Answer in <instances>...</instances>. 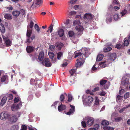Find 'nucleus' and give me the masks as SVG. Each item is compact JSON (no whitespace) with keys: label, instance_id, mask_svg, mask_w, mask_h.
I'll list each match as a JSON object with an SVG mask.
<instances>
[{"label":"nucleus","instance_id":"nucleus-41","mask_svg":"<svg viewBox=\"0 0 130 130\" xmlns=\"http://www.w3.org/2000/svg\"><path fill=\"white\" fill-rule=\"evenodd\" d=\"M99 100L98 97H96L95 99V103L94 105H98L99 104Z\"/></svg>","mask_w":130,"mask_h":130},{"label":"nucleus","instance_id":"nucleus-25","mask_svg":"<svg viewBox=\"0 0 130 130\" xmlns=\"http://www.w3.org/2000/svg\"><path fill=\"white\" fill-rule=\"evenodd\" d=\"M68 35L69 37L72 38L75 36L74 32L72 31H70L68 32Z\"/></svg>","mask_w":130,"mask_h":130},{"label":"nucleus","instance_id":"nucleus-56","mask_svg":"<svg viewBox=\"0 0 130 130\" xmlns=\"http://www.w3.org/2000/svg\"><path fill=\"white\" fill-rule=\"evenodd\" d=\"M122 46L120 44H116L115 46V47L118 49H119Z\"/></svg>","mask_w":130,"mask_h":130},{"label":"nucleus","instance_id":"nucleus-36","mask_svg":"<svg viewBox=\"0 0 130 130\" xmlns=\"http://www.w3.org/2000/svg\"><path fill=\"white\" fill-rule=\"evenodd\" d=\"M48 55L49 57L51 59H53L54 56V54L53 52H49Z\"/></svg>","mask_w":130,"mask_h":130},{"label":"nucleus","instance_id":"nucleus-16","mask_svg":"<svg viewBox=\"0 0 130 130\" xmlns=\"http://www.w3.org/2000/svg\"><path fill=\"white\" fill-rule=\"evenodd\" d=\"M4 18L7 20H11L12 19V16L10 14L8 13H6L4 15Z\"/></svg>","mask_w":130,"mask_h":130},{"label":"nucleus","instance_id":"nucleus-53","mask_svg":"<svg viewBox=\"0 0 130 130\" xmlns=\"http://www.w3.org/2000/svg\"><path fill=\"white\" fill-rule=\"evenodd\" d=\"M99 124H95L94 126V127L96 130L98 129L99 128Z\"/></svg>","mask_w":130,"mask_h":130},{"label":"nucleus","instance_id":"nucleus-61","mask_svg":"<svg viewBox=\"0 0 130 130\" xmlns=\"http://www.w3.org/2000/svg\"><path fill=\"white\" fill-rule=\"evenodd\" d=\"M7 9H8L9 10H12L13 9V8L12 7L11 5L9 6V7H6Z\"/></svg>","mask_w":130,"mask_h":130},{"label":"nucleus","instance_id":"nucleus-43","mask_svg":"<svg viewBox=\"0 0 130 130\" xmlns=\"http://www.w3.org/2000/svg\"><path fill=\"white\" fill-rule=\"evenodd\" d=\"M20 98L19 97H15L14 100V102L15 103H17L19 101H20Z\"/></svg>","mask_w":130,"mask_h":130},{"label":"nucleus","instance_id":"nucleus-54","mask_svg":"<svg viewBox=\"0 0 130 130\" xmlns=\"http://www.w3.org/2000/svg\"><path fill=\"white\" fill-rule=\"evenodd\" d=\"M113 18L115 20H117L119 18V16L117 14H115L113 16Z\"/></svg>","mask_w":130,"mask_h":130},{"label":"nucleus","instance_id":"nucleus-63","mask_svg":"<svg viewBox=\"0 0 130 130\" xmlns=\"http://www.w3.org/2000/svg\"><path fill=\"white\" fill-rule=\"evenodd\" d=\"M95 65H94L92 68V69L93 71L96 70L97 69V68L95 67Z\"/></svg>","mask_w":130,"mask_h":130},{"label":"nucleus","instance_id":"nucleus-50","mask_svg":"<svg viewBox=\"0 0 130 130\" xmlns=\"http://www.w3.org/2000/svg\"><path fill=\"white\" fill-rule=\"evenodd\" d=\"M82 125L83 127L84 128H85L86 127V123L85 121H82L81 122Z\"/></svg>","mask_w":130,"mask_h":130},{"label":"nucleus","instance_id":"nucleus-29","mask_svg":"<svg viewBox=\"0 0 130 130\" xmlns=\"http://www.w3.org/2000/svg\"><path fill=\"white\" fill-rule=\"evenodd\" d=\"M57 58L58 60H60L61 57L63 55V53L62 52H60L57 53Z\"/></svg>","mask_w":130,"mask_h":130},{"label":"nucleus","instance_id":"nucleus-1","mask_svg":"<svg viewBox=\"0 0 130 130\" xmlns=\"http://www.w3.org/2000/svg\"><path fill=\"white\" fill-rule=\"evenodd\" d=\"M75 56L74 58L78 57L77 60V63L76 64L77 67H80L82 65L85 61V59L83 58L82 53L79 52H76L75 53Z\"/></svg>","mask_w":130,"mask_h":130},{"label":"nucleus","instance_id":"nucleus-19","mask_svg":"<svg viewBox=\"0 0 130 130\" xmlns=\"http://www.w3.org/2000/svg\"><path fill=\"white\" fill-rule=\"evenodd\" d=\"M7 99V98L6 96L4 97L2 99L1 102V106H3L6 103Z\"/></svg>","mask_w":130,"mask_h":130},{"label":"nucleus","instance_id":"nucleus-38","mask_svg":"<svg viewBox=\"0 0 130 130\" xmlns=\"http://www.w3.org/2000/svg\"><path fill=\"white\" fill-rule=\"evenodd\" d=\"M112 50V48L110 47H108L104 48V52H107L110 51Z\"/></svg>","mask_w":130,"mask_h":130},{"label":"nucleus","instance_id":"nucleus-26","mask_svg":"<svg viewBox=\"0 0 130 130\" xmlns=\"http://www.w3.org/2000/svg\"><path fill=\"white\" fill-rule=\"evenodd\" d=\"M87 99V102L88 103H91L93 100V98L91 96H88Z\"/></svg>","mask_w":130,"mask_h":130},{"label":"nucleus","instance_id":"nucleus-46","mask_svg":"<svg viewBox=\"0 0 130 130\" xmlns=\"http://www.w3.org/2000/svg\"><path fill=\"white\" fill-rule=\"evenodd\" d=\"M127 12V11L126 10L124 9L121 12V14L122 15V16H123Z\"/></svg>","mask_w":130,"mask_h":130},{"label":"nucleus","instance_id":"nucleus-48","mask_svg":"<svg viewBox=\"0 0 130 130\" xmlns=\"http://www.w3.org/2000/svg\"><path fill=\"white\" fill-rule=\"evenodd\" d=\"M129 40H126L124 41V44L125 46H127L129 43Z\"/></svg>","mask_w":130,"mask_h":130},{"label":"nucleus","instance_id":"nucleus-55","mask_svg":"<svg viewBox=\"0 0 130 130\" xmlns=\"http://www.w3.org/2000/svg\"><path fill=\"white\" fill-rule=\"evenodd\" d=\"M125 91V90L123 89H121V90H120L119 91V93L120 95L123 94Z\"/></svg>","mask_w":130,"mask_h":130},{"label":"nucleus","instance_id":"nucleus-8","mask_svg":"<svg viewBox=\"0 0 130 130\" xmlns=\"http://www.w3.org/2000/svg\"><path fill=\"white\" fill-rule=\"evenodd\" d=\"M70 106L71 109H70L69 111L66 113V114L68 115H70L73 114L74 112L75 111V107L74 106L70 105Z\"/></svg>","mask_w":130,"mask_h":130},{"label":"nucleus","instance_id":"nucleus-45","mask_svg":"<svg viewBox=\"0 0 130 130\" xmlns=\"http://www.w3.org/2000/svg\"><path fill=\"white\" fill-rule=\"evenodd\" d=\"M106 94V92L103 90L99 93V95L101 96H105Z\"/></svg>","mask_w":130,"mask_h":130},{"label":"nucleus","instance_id":"nucleus-14","mask_svg":"<svg viewBox=\"0 0 130 130\" xmlns=\"http://www.w3.org/2000/svg\"><path fill=\"white\" fill-rule=\"evenodd\" d=\"M27 30L26 33V36L28 38H29L32 34V30L31 29H29V26L28 25L27 26Z\"/></svg>","mask_w":130,"mask_h":130},{"label":"nucleus","instance_id":"nucleus-7","mask_svg":"<svg viewBox=\"0 0 130 130\" xmlns=\"http://www.w3.org/2000/svg\"><path fill=\"white\" fill-rule=\"evenodd\" d=\"M35 48L32 46H28L26 48V50L28 53H31L35 51Z\"/></svg>","mask_w":130,"mask_h":130},{"label":"nucleus","instance_id":"nucleus-58","mask_svg":"<svg viewBox=\"0 0 130 130\" xmlns=\"http://www.w3.org/2000/svg\"><path fill=\"white\" fill-rule=\"evenodd\" d=\"M122 118L120 117H117L115 119V121L116 122H119L122 119Z\"/></svg>","mask_w":130,"mask_h":130},{"label":"nucleus","instance_id":"nucleus-49","mask_svg":"<svg viewBox=\"0 0 130 130\" xmlns=\"http://www.w3.org/2000/svg\"><path fill=\"white\" fill-rule=\"evenodd\" d=\"M129 93L128 92L126 93L124 95V98L125 99H126L129 97Z\"/></svg>","mask_w":130,"mask_h":130},{"label":"nucleus","instance_id":"nucleus-60","mask_svg":"<svg viewBox=\"0 0 130 130\" xmlns=\"http://www.w3.org/2000/svg\"><path fill=\"white\" fill-rule=\"evenodd\" d=\"M20 13H21L22 15H24L25 13V11L23 9H21L20 10Z\"/></svg>","mask_w":130,"mask_h":130},{"label":"nucleus","instance_id":"nucleus-21","mask_svg":"<svg viewBox=\"0 0 130 130\" xmlns=\"http://www.w3.org/2000/svg\"><path fill=\"white\" fill-rule=\"evenodd\" d=\"M20 14V12L18 10L14 11L12 12L13 15L15 17H17Z\"/></svg>","mask_w":130,"mask_h":130},{"label":"nucleus","instance_id":"nucleus-51","mask_svg":"<svg viewBox=\"0 0 130 130\" xmlns=\"http://www.w3.org/2000/svg\"><path fill=\"white\" fill-rule=\"evenodd\" d=\"M8 98H9L8 99L9 100H11L13 99V96L11 94H9L8 95Z\"/></svg>","mask_w":130,"mask_h":130},{"label":"nucleus","instance_id":"nucleus-9","mask_svg":"<svg viewBox=\"0 0 130 130\" xmlns=\"http://www.w3.org/2000/svg\"><path fill=\"white\" fill-rule=\"evenodd\" d=\"M44 56V52L42 51L40 52L38 58L39 60L40 61L43 60Z\"/></svg>","mask_w":130,"mask_h":130},{"label":"nucleus","instance_id":"nucleus-59","mask_svg":"<svg viewBox=\"0 0 130 130\" xmlns=\"http://www.w3.org/2000/svg\"><path fill=\"white\" fill-rule=\"evenodd\" d=\"M27 129V126L25 125H22L21 130H26Z\"/></svg>","mask_w":130,"mask_h":130},{"label":"nucleus","instance_id":"nucleus-5","mask_svg":"<svg viewBox=\"0 0 130 130\" xmlns=\"http://www.w3.org/2000/svg\"><path fill=\"white\" fill-rule=\"evenodd\" d=\"M43 64L46 67H50L52 66V64L48 59L45 58L44 61L42 62Z\"/></svg>","mask_w":130,"mask_h":130},{"label":"nucleus","instance_id":"nucleus-17","mask_svg":"<svg viewBox=\"0 0 130 130\" xmlns=\"http://www.w3.org/2000/svg\"><path fill=\"white\" fill-rule=\"evenodd\" d=\"M104 56L102 54H98L97 57L96 61H99L102 60L103 57Z\"/></svg>","mask_w":130,"mask_h":130},{"label":"nucleus","instance_id":"nucleus-3","mask_svg":"<svg viewBox=\"0 0 130 130\" xmlns=\"http://www.w3.org/2000/svg\"><path fill=\"white\" fill-rule=\"evenodd\" d=\"M84 19L85 23H88L92 19V17L90 13L85 14L84 15Z\"/></svg>","mask_w":130,"mask_h":130},{"label":"nucleus","instance_id":"nucleus-20","mask_svg":"<svg viewBox=\"0 0 130 130\" xmlns=\"http://www.w3.org/2000/svg\"><path fill=\"white\" fill-rule=\"evenodd\" d=\"M43 1V0H36V1L35 2V6H38L39 7L40 6V5H41Z\"/></svg>","mask_w":130,"mask_h":130},{"label":"nucleus","instance_id":"nucleus-22","mask_svg":"<svg viewBox=\"0 0 130 130\" xmlns=\"http://www.w3.org/2000/svg\"><path fill=\"white\" fill-rule=\"evenodd\" d=\"M64 34V31L62 29H60L58 30V34L60 37H62L63 36Z\"/></svg>","mask_w":130,"mask_h":130},{"label":"nucleus","instance_id":"nucleus-2","mask_svg":"<svg viewBox=\"0 0 130 130\" xmlns=\"http://www.w3.org/2000/svg\"><path fill=\"white\" fill-rule=\"evenodd\" d=\"M75 28L76 30L78 31L77 32V34L78 37H79L81 36L83 33V31L84 30V28L82 26L78 25L76 26Z\"/></svg>","mask_w":130,"mask_h":130},{"label":"nucleus","instance_id":"nucleus-39","mask_svg":"<svg viewBox=\"0 0 130 130\" xmlns=\"http://www.w3.org/2000/svg\"><path fill=\"white\" fill-rule=\"evenodd\" d=\"M50 50L54 52L55 50V47L53 45H51L49 46Z\"/></svg>","mask_w":130,"mask_h":130},{"label":"nucleus","instance_id":"nucleus-37","mask_svg":"<svg viewBox=\"0 0 130 130\" xmlns=\"http://www.w3.org/2000/svg\"><path fill=\"white\" fill-rule=\"evenodd\" d=\"M123 98V96L117 95L116 98V100L117 102H118L120 100Z\"/></svg>","mask_w":130,"mask_h":130},{"label":"nucleus","instance_id":"nucleus-62","mask_svg":"<svg viewBox=\"0 0 130 130\" xmlns=\"http://www.w3.org/2000/svg\"><path fill=\"white\" fill-rule=\"evenodd\" d=\"M126 108L124 107L123 108H122L120 109V110H119V112L120 113H122L126 109Z\"/></svg>","mask_w":130,"mask_h":130},{"label":"nucleus","instance_id":"nucleus-30","mask_svg":"<svg viewBox=\"0 0 130 130\" xmlns=\"http://www.w3.org/2000/svg\"><path fill=\"white\" fill-rule=\"evenodd\" d=\"M12 121L13 122H15L18 120V118L17 116L15 115H13L11 118Z\"/></svg>","mask_w":130,"mask_h":130},{"label":"nucleus","instance_id":"nucleus-42","mask_svg":"<svg viewBox=\"0 0 130 130\" xmlns=\"http://www.w3.org/2000/svg\"><path fill=\"white\" fill-rule=\"evenodd\" d=\"M68 101L69 102H71L72 101V97L71 95L70 94H68Z\"/></svg>","mask_w":130,"mask_h":130},{"label":"nucleus","instance_id":"nucleus-33","mask_svg":"<svg viewBox=\"0 0 130 130\" xmlns=\"http://www.w3.org/2000/svg\"><path fill=\"white\" fill-rule=\"evenodd\" d=\"M54 25L51 24L50 26L48 27V29L47 31V32H51L53 29V27Z\"/></svg>","mask_w":130,"mask_h":130},{"label":"nucleus","instance_id":"nucleus-40","mask_svg":"<svg viewBox=\"0 0 130 130\" xmlns=\"http://www.w3.org/2000/svg\"><path fill=\"white\" fill-rule=\"evenodd\" d=\"M34 28L37 31L38 33H39L40 30V29L39 27L37 24H36L34 26Z\"/></svg>","mask_w":130,"mask_h":130},{"label":"nucleus","instance_id":"nucleus-35","mask_svg":"<svg viewBox=\"0 0 130 130\" xmlns=\"http://www.w3.org/2000/svg\"><path fill=\"white\" fill-rule=\"evenodd\" d=\"M129 77L125 76L123 77L122 78V80L123 81H129Z\"/></svg>","mask_w":130,"mask_h":130},{"label":"nucleus","instance_id":"nucleus-52","mask_svg":"<svg viewBox=\"0 0 130 130\" xmlns=\"http://www.w3.org/2000/svg\"><path fill=\"white\" fill-rule=\"evenodd\" d=\"M106 21L108 22H111L112 21L111 17H108L106 18Z\"/></svg>","mask_w":130,"mask_h":130},{"label":"nucleus","instance_id":"nucleus-6","mask_svg":"<svg viewBox=\"0 0 130 130\" xmlns=\"http://www.w3.org/2000/svg\"><path fill=\"white\" fill-rule=\"evenodd\" d=\"M9 116L7 112H2L0 115V118L3 120H5Z\"/></svg>","mask_w":130,"mask_h":130},{"label":"nucleus","instance_id":"nucleus-44","mask_svg":"<svg viewBox=\"0 0 130 130\" xmlns=\"http://www.w3.org/2000/svg\"><path fill=\"white\" fill-rule=\"evenodd\" d=\"M64 99V95L63 94H61L60 96V100L61 101V102H62L63 101Z\"/></svg>","mask_w":130,"mask_h":130},{"label":"nucleus","instance_id":"nucleus-13","mask_svg":"<svg viewBox=\"0 0 130 130\" xmlns=\"http://www.w3.org/2000/svg\"><path fill=\"white\" fill-rule=\"evenodd\" d=\"M1 81H7L8 80V76L6 75H4L1 78Z\"/></svg>","mask_w":130,"mask_h":130},{"label":"nucleus","instance_id":"nucleus-11","mask_svg":"<svg viewBox=\"0 0 130 130\" xmlns=\"http://www.w3.org/2000/svg\"><path fill=\"white\" fill-rule=\"evenodd\" d=\"M109 58L111 61L115 60L117 58L116 54V53L111 54L109 56Z\"/></svg>","mask_w":130,"mask_h":130},{"label":"nucleus","instance_id":"nucleus-24","mask_svg":"<svg viewBox=\"0 0 130 130\" xmlns=\"http://www.w3.org/2000/svg\"><path fill=\"white\" fill-rule=\"evenodd\" d=\"M82 53V55L83 54L84 56H86V54L87 53V51L86 50V49L83 48L82 49L81 52Z\"/></svg>","mask_w":130,"mask_h":130},{"label":"nucleus","instance_id":"nucleus-57","mask_svg":"<svg viewBox=\"0 0 130 130\" xmlns=\"http://www.w3.org/2000/svg\"><path fill=\"white\" fill-rule=\"evenodd\" d=\"M99 89V87H96L92 90V91L93 92H95L98 90Z\"/></svg>","mask_w":130,"mask_h":130},{"label":"nucleus","instance_id":"nucleus-32","mask_svg":"<svg viewBox=\"0 0 130 130\" xmlns=\"http://www.w3.org/2000/svg\"><path fill=\"white\" fill-rule=\"evenodd\" d=\"M80 24V21L78 19L74 21L73 22V24L74 26H75L77 25H78Z\"/></svg>","mask_w":130,"mask_h":130},{"label":"nucleus","instance_id":"nucleus-18","mask_svg":"<svg viewBox=\"0 0 130 130\" xmlns=\"http://www.w3.org/2000/svg\"><path fill=\"white\" fill-rule=\"evenodd\" d=\"M78 67H77L76 66V68L75 69L73 68L70 71L69 73L70 74L71 76H72L75 73Z\"/></svg>","mask_w":130,"mask_h":130},{"label":"nucleus","instance_id":"nucleus-47","mask_svg":"<svg viewBox=\"0 0 130 130\" xmlns=\"http://www.w3.org/2000/svg\"><path fill=\"white\" fill-rule=\"evenodd\" d=\"M34 23L32 21H31L30 23L29 26V28H32L34 26Z\"/></svg>","mask_w":130,"mask_h":130},{"label":"nucleus","instance_id":"nucleus-31","mask_svg":"<svg viewBox=\"0 0 130 130\" xmlns=\"http://www.w3.org/2000/svg\"><path fill=\"white\" fill-rule=\"evenodd\" d=\"M101 124L103 125H108L109 124V122L108 121L104 120L102 121Z\"/></svg>","mask_w":130,"mask_h":130},{"label":"nucleus","instance_id":"nucleus-64","mask_svg":"<svg viewBox=\"0 0 130 130\" xmlns=\"http://www.w3.org/2000/svg\"><path fill=\"white\" fill-rule=\"evenodd\" d=\"M30 37L29 38H28V39H27V42H28L29 43H30L31 42L32 40H30Z\"/></svg>","mask_w":130,"mask_h":130},{"label":"nucleus","instance_id":"nucleus-15","mask_svg":"<svg viewBox=\"0 0 130 130\" xmlns=\"http://www.w3.org/2000/svg\"><path fill=\"white\" fill-rule=\"evenodd\" d=\"M66 109V106L65 105L61 104L58 106V109L59 111H62L65 110Z\"/></svg>","mask_w":130,"mask_h":130},{"label":"nucleus","instance_id":"nucleus-28","mask_svg":"<svg viewBox=\"0 0 130 130\" xmlns=\"http://www.w3.org/2000/svg\"><path fill=\"white\" fill-rule=\"evenodd\" d=\"M19 129V127L18 125H14L11 126V130H18Z\"/></svg>","mask_w":130,"mask_h":130},{"label":"nucleus","instance_id":"nucleus-34","mask_svg":"<svg viewBox=\"0 0 130 130\" xmlns=\"http://www.w3.org/2000/svg\"><path fill=\"white\" fill-rule=\"evenodd\" d=\"M71 40L72 42L74 43H76L78 41V40L75 36L71 38Z\"/></svg>","mask_w":130,"mask_h":130},{"label":"nucleus","instance_id":"nucleus-12","mask_svg":"<svg viewBox=\"0 0 130 130\" xmlns=\"http://www.w3.org/2000/svg\"><path fill=\"white\" fill-rule=\"evenodd\" d=\"M19 108V106L18 104H14L11 106V110L13 111L17 110Z\"/></svg>","mask_w":130,"mask_h":130},{"label":"nucleus","instance_id":"nucleus-23","mask_svg":"<svg viewBox=\"0 0 130 130\" xmlns=\"http://www.w3.org/2000/svg\"><path fill=\"white\" fill-rule=\"evenodd\" d=\"M6 46V47H9L11 45V42L9 39H8L5 41Z\"/></svg>","mask_w":130,"mask_h":130},{"label":"nucleus","instance_id":"nucleus-10","mask_svg":"<svg viewBox=\"0 0 130 130\" xmlns=\"http://www.w3.org/2000/svg\"><path fill=\"white\" fill-rule=\"evenodd\" d=\"M63 44L60 42H57L55 44L56 47L59 50H61V48L63 47Z\"/></svg>","mask_w":130,"mask_h":130},{"label":"nucleus","instance_id":"nucleus-4","mask_svg":"<svg viewBox=\"0 0 130 130\" xmlns=\"http://www.w3.org/2000/svg\"><path fill=\"white\" fill-rule=\"evenodd\" d=\"M94 119L92 117H88L87 119L86 122L87 126L89 127L92 125L94 122Z\"/></svg>","mask_w":130,"mask_h":130},{"label":"nucleus","instance_id":"nucleus-27","mask_svg":"<svg viewBox=\"0 0 130 130\" xmlns=\"http://www.w3.org/2000/svg\"><path fill=\"white\" fill-rule=\"evenodd\" d=\"M103 128L104 130H114L113 127L109 126H105L103 127Z\"/></svg>","mask_w":130,"mask_h":130}]
</instances>
